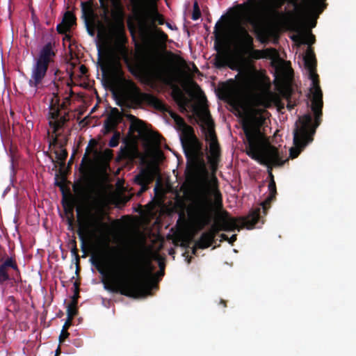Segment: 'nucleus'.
<instances>
[{"instance_id": "obj_1", "label": "nucleus", "mask_w": 356, "mask_h": 356, "mask_svg": "<svg viewBox=\"0 0 356 356\" xmlns=\"http://www.w3.org/2000/svg\"><path fill=\"white\" fill-rule=\"evenodd\" d=\"M302 42L307 45L302 61L305 73L309 80L307 106L312 113H307L295 123L293 131V147L289 149V157L296 158L300 152L313 141V136L321 124L322 108L323 106V92L319 85L318 76L316 72V59L314 54L309 45L315 42L314 35L307 32L302 36Z\"/></svg>"}, {"instance_id": "obj_2", "label": "nucleus", "mask_w": 356, "mask_h": 356, "mask_svg": "<svg viewBox=\"0 0 356 356\" xmlns=\"http://www.w3.org/2000/svg\"><path fill=\"white\" fill-rule=\"evenodd\" d=\"M268 194L266 199L262 201L259 207L250 210L247 216L240 218L241 225H238L237 220L232 218L229 213L222 210V213L218 217L216 224L213 225L212 229L215 232L219 231L233 232L237 230L240 232L243 227L250 230L254 228H260L259 225H257L259 222L264 223L261 220L263 216L266 215L269 204L275 198L276 195V186L273 179H272L268 185Z\"/></svg>"}, {"instance_id": "obj_3", "label": "nucleus", "mask_w": 356, "mask_h": 356, "mask_svg": "<svg viewBox=\"0 0 356 356\" xmlns=\"http://www.w3.org/2000/svg\"><path fill=\"white\" fill-rule=\"evenodd\" d=\"M118 264L122 276L118 282V287H111L104 280V282L102 283L104 290L111 293H119L134 299H143L152 295L151 290L158 289V284L152 282L151 280L155 270V266L151 263L147 264L149 277V280L147 283L131 282L128 277V268L126 264L118 262Z\"/></svg>"}, {"instance_id": "obj_4", "label": "nucleus", "mask_w": 356, "mask_h": 356, "mask_svg": "<svg viewBox=\"0 0 356 356\" xmlns=\"http://www.w3.org/2000/svg\"><path fill=\"white\" fill-rule=\"evenodd\" d=\"M244 134L245 137L246 145V154L252 159L256 161L261 165H272L274 166H282L285 163L281 156L278 149L275 147H270L266 152L261 154L255 147L254 141L257 138L252 136L250 130L248 128H244Z\"/></svg>"}, {"instance_id": "obj_5", "label": "nucleus", "mask_w": 356, "mask_h": 356, "mask_svg": "<svg viewBox=\"0 0 356 356\" xmlns=\"http://www.w3.org/2000/svg\"><path fill=\"white\" fill-rule=\"evenodd\" d=\"M47 42L43 45L38 54L37 58H33V63L31 67V76L32 80L35 81L47 75L48 72V65L56 56L55 40L51 34L45 35Z\"/></svg>"}, {"instance_id": "obj_6", "label": "nucleus", "mask_w": 356, "mask_h": 356, "mask_svg": "<svg viewBox=\"0 0 356 356\" xmlns=\"http://www.w3.org/2000/svg\"><path fill=\"white\" fill-rule=\"evenodd\" d=\"M5 282H8L16 292H20L23 283L26 282L22 280L21 271L13 256L7 257L0 264V285Z\"/></svg>"}, {"instance_id": "obj_7", "label": "nucleus", "mask_w": 356, "mask_h": 356, "mask_svg": "<svg viewBox=\"0 0 356 356\" xmlns=\"http://www.w3.org/2000/svg\"><path fill=\"white\" fill-rule=\"evenodd\" d=\"M58 72V69L53 70L52 74H47V75H44L42 78H40V79L36 81L35 80L33 81L32 76H31L28 81V84L33 95H35L37 93L46 88H48L50 92H59V86L56 83L57 74Z\"/></svg>"}, {"instance_id": "obj_8", "label": "nucleus", "mask_w": 356, "mask_h": 356, "mask_svg": "<svg viewBox=\"0 0 356 356\" xmlns=\"http://www.w3.org/2000/svg\"><path fill=\"white\" fill-rule=\"evenodd\" d=\"M270 116V113L266 110L261 108H256L250 117L249 122L243 124V130L248 128L252 136L258 138L261 135V128L267 126V120Z\"/></svg>"}, {"instance_id": "obj_9", "label": "nucleus", "mask_w": 356, "mask_h": 356, "mask_svg": "<svg viewBox=\"0 0 356 356\" xmlns=\"http://www.w3.org/2000/svg\"><path fill=\"white\" fill-rule=\"evenodd\" d=\"M210 210V204L206 197L201 198L195 206V214L202 228L211 222Z\"/></svg>"}, {"instance_id": "obj_10", "label": "nucleus", "mask_w": 356, "mask_h": 356, "mask_svg": "<svg viewBox=\"0 0 356 356\" xmlns=\"http://www.w3.org/2000/svg\"><path fill=\"white\" fill-rule=\"evenodd\" d=\"M243 56L240 55L237 56L234 59H231L229 61L219 57H216L214 59L213 65L218 69H222L227 67L232 70L239 71L241 65L243 63Z\"/></svg>"}, {"instance_id": "obj_11", "label": "nucleus", "mask_w": 356, "mask_h": 356, "mask_svg": "<svg viewBox=\"0 0 356 356\" xmlns=\"http://www.w3.org/2000/svg\"><path fill=\"white\" fill-rule=\"evenodd\" d=\"M158 23L159 25H163L165 24V20L163 18L162 15L158 13L157 11L154 12L151 17V19L149 22L146 21H143L140 24V29L143 31H147L149 28H155L154 24Z\"/></svg>"}, {"instance_id": "obj_12", "label": "nucleus", "mask_w": 356, "mask_h": 356, "mask_svg": "<svg viewBox=\"0 0 356 356\" xmlns=\"http://www.w3.org/2000/svg\"><path fill=\"white\" fill-rule=\"evenodd\" d=\"M61 24H64V27L70 31V29L76 24V18L74 15L70 11H66L62 19Z\"/></svg>"}, {"instance_id": "obj_13", "label": "nucleus", "mask_w": 356, "mask_h": 356, "mask_svg": "<svg viewBox=\"0 0 356 356\" xmlns=\"http://www.w3.org/2000/svg\"><path fill=\"white\" fill-rule=\"evenodd\" d=\"M8 156L10 159V181L12 185H13L14 179L16 175V170H15V155H13L12 149H10V153L8 154Z\"/></svg>"}, {"instance_id": "obj_14", "label": "nucleus", "mask_w": 356, "mask_h": 356, "mask_svg": "<svg viewBox=\"0 0 356 356\" xmlns=\"http://www.w3.org/2000/svg\"><path fill=\"white\" fill-rule=\"evenodd\" d=\"M209 238L206 233H202L198 240L195 241V246L200 248H206L209 245Z\"/></svg>"}, {"instance_id": "obj_15", "label": "nucleus", "mask_w": 356, "mask_h": 356, "mask_svg": "<svg viewBox=\"0 0 356 356\" xmlns=\"http://www.w3.org/2000/svg\"><path fill=\"white\" fill-rule=\"evenodd\" d=\"M94 225H95V231H97L98 234V239L101 242H103L104 244L107 245V243H106L107 241L106 235L104 234V232H103L102 229L103 224L100 222L99 220H95V223Z\"/></svg>"}, {"instance_id": "obj_16", "label": "nucleus", "mask_w": 356, "mask_h": 356, "mask_svg": "<svg viewBox=\"0 0 356 356\" xmlns=\"http://www.w3.org/2000/svg\"><path fill=\"white\" fill-rule=\"evenodd\" d=\"M145 173V170L142 168L140 170V174L136 175L134 178L135 181L140 186V191L144 192L147 189V186L141 180V176Z\"/></svg>"}, {"instance_id": "obj_17", "label": "nucleus", "mask_w": 356, "mask_h": 356, "mask_svg": "<svg viewBox=\"0 0 356 356\" xmlns=\"http://www.w3.org/2000/svg\"><path fill=\"white\" fill-rule=\"evenodd\" d=\"M153 259L157 261L158 265L160 268V270H159V272L157 273V274L160 277H163L164 275V267H165L164 259L160 258V257L157 254L154 255L153 257Z\"/></svg>"}, {"instance_id": "obj_18", "label": "nucleus", "mask_w": 356, "mask_h": 356, "mask_svg": "<svg viewBox=\"0 0 356 356\" xmlns=\"http://www.w3.org/2000/svg\"><path fill=\"white\" fill-rule=\"evenodd\" d=\"M121 138V134L119 131H115L113 136L108 141V146L110 147H115L118 145V140Z\"/></svg>"}, {"instance_id": "obj_19", "label": "nucleus", "mask_w": 356, "mask_h": 356, "mask_svg": "<svg viewBox=\"0 0 356 356\" xmlns=\"http://www.w3.org/2000/svg\"><path fill=\"white\" fill-rule=\"evenodd\" d=\"M201 17V11L197 1L193 3V10L192 13V19L196 21Z\"/></svg>"}, {"instance_id": "obj_20", "label": "nucleus", "mask_w": 356, "mask_h": 356, "mask_svg": "<svg viewBox=\"0 0 356 356\" xmlns=\"http://www.w3.org/2000/svg\"><path fill=\"white\" fill-rule=\"evenodd\" d=\"M99 1L102 3V0H99ZM113 6L116 9L117 12L118 13V15L120 17H122L124 14V10L123 4L121 1V0H113Z\"/></svg>"}, {"instance_id": "obj_21", "label": "nucleus", "mask_w": 356, "mask_h": 356, "mask_svg": "<svg viewBox=\"0 0 356 356\" xmlns=\"http://www.w3.org/2000/svg\"><path fill=\"white\" fill-rule=\"evenodd\" d=\"M81 6H82V10H83V18L84 19V24H85V26H86V31L88 33V34L92 37H93L95 35V31H93L92 29H91L90 28V26H89V24H88V19H87V17L86 16V14H85V11H84V5H83V3L82 2L81 3Z\"/></svg>"}, {"instance_id": "obj_22", "label": "nucleus", "mask_w": 356, "mask_h": 356, "mask_svg": "<svg viewBox=\"0 0 356 356\" xmlns=\"http://www.w3.org/2000/svg\"><path fill=\"white\" fill-rule=\"evenodd\" d=\"M129 1L134 11H138L145 3V0H129Z\"/></svg>"}, {"instance_id": "obj_23", "label": "nucleus", "mask_w": 356, "mask_h": 356, "mask_svg": "<svg viewBox=\"0 0 356 356\" xmlns=\"http://www.w3.org/2000/svg\"><path fill=\"white\" fill-rule=\"evenodd\" d=\"M119 155L126 159H131L132 156L129 151H127L126 146H121L119 151Z\"/></svg>"}, {"instance_id": "obj_24", "label": "nucleus", "mask_w": 356, "mask_h": 356, "mask_svg": "<svg viewBox=\"0 0 356 356\" xmlns=\"http://www.w3.org/2000/svg\"><path fill=\"white\" fill-rule=\"evenodd\" d=\"M78 236H79V241L81 242V251L83 252V257H84L85 253H86L85 238H84L83 232L81 229L78 231Z\"/></svg>"}, {"instance_id": "obj_25", "label": "nucleus", "mask_w": 356, "mask_h": 356, "mask_svg": "<svg viewBox=\"0 0 356 356\" xmlns=\"http://www.w3.org/2000/svg\"><path fill=\"white\" fill-rule=\"evenodd\" d=\"M153 31L157 35L158 38L160 40H161L163 41H165L167 39L168 35L162 30H161L160 29H159V28H154Z\"/></svg>"}, {"instance_id": "obj_26", "label": "nucleus", "mask_w": 356, "mask_h": 356, "mask_svg": "<svg viewBox=\"0 0 356 356\" xmlns=\"http://www.w3.org/2000/svg\"><path fill=\"white\" fill-rule=\"evenodd\" d=\"M112 97H113V100L115 102V104L120 107H122L123 102L115 92H112Z\"/></svg>"}, {"instance_id": "obj_27", "label": "nucleus", "mask_w": 356, "mask_h": 356, "mask_svg": "<svg viewBox=\"0 0 356 356\" xmlns=\"http://www.w3.org/2000/svg\"><path fill=\"white\" fill-rule=\"evenodd\" d=\"M155 72H156V74L157 76H158L161 80H162V81H164V82H169V79H168V78H167L165 76H164V75L163 74V73H162V72L161 71V70H160V69H159V68H157V67H156V68L155 69Z\"/></svg>"}, {"instance_id": "obj_28", "label": "nucleus", "mask_w": 356, "mask_h": 356, "mask_svg": "<svg viewBox=\"0 0 356 356\" xmlns=\"http://www.w3.org/2000/svg\"><path fill=\"white\" fill-rule=\"evenodd\" d=\"M240 32H241V34L243 38H244L245 39L249 40H252V38L250 35L248 31L246 30L245 28L241 27L240 28Z\"/></svg>"}, {"instance_id": "obj_29", "label": "nucleus", "mask_w": 356, "mask_h": 356, "mask_svg": "<svg viewBox=\"0 0 356 356\" xmlns=\"http://www.w3.org/2000/svg\"><path fill=\"white\" fill-rule=\"evenodd\" d=\"M55 154H56V158L58 159H63V160H65V158L67 156V152H66V150H65L64 149H62V148L60 149V154H58L57 152H55Z\"/></svg>"}, {"instance_id": "obj_30", "label": "nucleus", "mask_w": 356, "mask_h": 356, "mask_svg": "<svg viewBox=\"0 0 356 356\" xmlns=\"http://www.w3.org/2000/svg\"><path fill=\"white\" fill-rule=\"evenodd\" d=\"M245 22L250 26H252L253 28L257 27V22L251 15H248L246 17Z\"/></svg>"}, {"instance_id": "obj_31", "label": "nucleus", "mask_w": 356, "mask_h": 356, "mask_svg": "<svg viewBox=\"0 0 356 356\" xmlns=\"http://www.w3.org/2000/svg\"><path fill=\"white\" fill-rule=\"evenodd\" d=\"M66 310H67V321H69L73 315L76 314V311L75 310L72 311V306L70 304H69L66 307Z\"/></svg>"}, {"instance_id": "obj_32", "label": "nucleus", "mask_w": 356, "mask_h": 356, "mask_svg": "<svg viewBox=\"0 0 356 356\" xmlns=\"http://www.w3.org/2000/svg\"><path fill=\"white\" fill-rule=\"evenodd\" d=\"M179 141H180V143H181V147L183 149V151L184 152V154L185 156L188 158V151H187V149H186V144H185V142H184V138L181 136H179Z\"/></svg>"}, {"instance_id": "obj_33", "label": "nucleus", "mask_w": 356, "mask_h": 356, "mask_svg": "<svg viewBox=\"0 0 356 356\" xmlns=\"http://www.w3.org/2000/svg\"><path fill=\"white\" fill-rule=\"evenodd\" d=\"M270 15L273 18H277L282 15V13L277 11L275 6H272L270 8Z\"/></svg>"}, {"instance_id": "obj_34", "label": "nucleus", "mask_w": 356, "mask_h": 356, "mask_svg": "<svg viewBox=\"0 0 356 356\" xmlns=\"http://www.w3.org/2000/svg\"><path fill=\"white\" fill-rule=\"evenodd\" d=\"M127 69H128V71L135 77H137L138 75V71L137 70L131 66V65L129 64H127Z\"/></svg>"}, {"instance_id": "obj_35", "label": "nucleus", "mask_w": 356, "mask_h": 356, "mask_svg": "<svg viewBox=\"0 0 356 356\" xmlns=\"http://www.w3.org/2000/svg\"><path fill=\"white\" fill-rule=\"evenodd\" d=\"M51 94L53 96V97L51 98V102L49 104V107H51L52 106L54 99H56V102H59V100H60L59 92H51Z\"/></svg>"}, {"instance_id": "obj_36", "label": "nucleus", "mask_w": 356, "mask_h": 356, "mask_svg": "<svg viewBox=\"0 0 356 356\" xmlns=\"http://www.w3.org/2000/svg\"><path fill=\"white\" fill-rule=\"evenodd\" d=\"M96 268H97L98 273L102 275L100 282H104V280H105V276H106L105 271L104 270V269L100 267L99 265Z\"/></svg>"}, {"instance_id": "obj_37", "label": "nucleus", "mask_w": 356, "mask_h": 356, "mask_svg": "<svg viewBox=\"0 0 356 356\" xmlns=\"http://www.w3.org/2000/svg\"><path fill=\"white\" fill-rule=\"evenodd\" d=\"M56 31L58 33L60 34H63L64 33L65 31H67L68 30H67L65 27H64V24H63V26L61 25V24H57L56 26Z\"/></svg>"}, {"instance_id": "obj_38", "label": "nucleus", "mask_w": 356, "mask_h": 356, "mask_svg": "<svg viewBox=\"0 0 356 356\" xmlns=\"http://www.w3.org/2000/svg\"><path fill=\"white\" fill-rule=\"evenodd\" d=\"M76 251L77 250L75 245L70 250L71 255L76 261L79 260V256L76 254Z\"/></svg>"}, {"instance_id": "obj_39", "label": "nucleus", "mask_w": 356, "mask_h": 356, "mask_svg": "<svg viewBox=\"0 0 356 356\" xmlns=\"http://www.w3.org/2000/svg\"><path fill=\"white\" fill-rule=\"evenodd\" d=\"M89 262L92 266L95 268L99 265V263L94 259L93 256L90 257L89 259Z\"/></svg>"}, {"instance_id": "obj_40", "label": "nucleus", "mask_w": 356, "mask_h": 356, "mask_svg": "<svg viewBox=\"0 0 356 356\" xmlns=\"http://www.w3.org/2000/svg\"><path fill=\"white\" fill-rule=\"evenodd\" d=\"M256 103L258 106L266 107L267 106V102L261 99H257L256 100Z\"/></svg>"}, {"instance_id": "obj_41", "label": "nucleus", "mask_w": 356, "mask_h": 356, "mask_svg": "<svg viewBox=\"0 0 356 356\" xmlns=\"http://www.w3.org/2000/svg\"><path fill=\"white\" fill-rule=\"evenodd\" d=\"M69 333L67 332H65V330H62L59 336L60 342L61 341L62 339L67 337Z\"/></svg>"}, {"instance_id": "obj_42", "label": "nucleus", "mask_w": 356, "mask_h": 356, "mask_svg": "<svg viewBox=\"0 0 356 356\" xmlns=\"http://www.w3.org/2000/svg\"><path fill=\"white\" fill-rule=\"evenodd\" d=\"M237 238V235L236 234H232L230 238H228L227 242L232 245L234 241H236Z\"/></svg>"}, {"instance_id": "obj_43", "label": "nucleus", "mask_w": 356, "mask_h": 356, "mask_svg": "<svg viewBox=\"0 0 356 356\" xmlns=\"http://www.w3.org/2000/svg\"><path fill=\"white\" fill-rule=\"evenodd\" d=\"M110 125H111V118L108 117L106 120L104 121V127L106 129H108L110 128Z\"/></svg>"}, {"instance_id": "obj_44", "label": "nucleus", "mask_w": 356, "mask_h": 356, "mask_svg": "<svg viewBox=\"0 0 356 356\" xmlns=\"http://www.w3.org/2000/svg\"><path fill=\"white\" fill-rule=\"evenodd\" d=\"M129 31L130 32V34H131V36L133 40H136V34H135V32L134 31L132 26H131V25L129 26Z\"/></svg>"}, {"instance_id": "obj_45", "label": "nucleus", "mask_w": 356, "mask_h": 356, "mask_svg": "<svg viewBox=\"0 0 356 356\" xmlns=\"http://www.w3.org/2000/svg\"><path fill=\"white\" fill-rule=\"evenodd\" d=\"M95 42H96L97 50V56H98V58L99 59L101 57V54H102L101 47L97 40H95Z\"/></svg>"}, {"instance_id": "obj_46", "label": "nucleus", "mask_w": 356, "mask_h": 356, "mask_svg": "<svg viewBox=\"0 0 356 356\" xmlns=\"http://www.w3.org/2000/svg\"><path fill=\"white\" fill-rule=\"evenodd\" d=\"M165 25L170 30H176L177 29V27L175 25H172L169 22H166Z\"/></svg>"}, {"instance_id": "obj_47", "label": "nucleus", "mask_w": 356, "mask_h": 356, "mask_svg": "<svg viewBox=\"0 0 356 356\" xmlns=\"http://www.w3.org/2000/svg\"><path fill=\"white\" fill-rule=\"evenodd\" d=\"M225 16V15H222L221 17H220V19H218V21L215 24V30H214V32H216L217 31V29H218V26L220 22V20L222 19V17Z\"/></svg>"}, {"instance_id": "obj_48", "label": "nucleus", "mask_w": 356, "mask_h": 356, "mask_svg": "<svg viewBox=\"0 0 356 356\" xmlns=\"http://www.w3.org/2000/svg\"><path fill=\"white\" fill-rule=\"evenodd\" d=\"M220 241H227V240H228V236L225 234H220Z\"/></svg>"}, {"instance_id": "obj_49", "label": "nucleus", "mask_w": 356, "mask_h": 356, "mask_svg": "<svg viewBox=\"0 0 356 356\" xmlns=\"http://www.w3.org/2000/svg\"><path fill=\"white\" fill-rule=\"evenodd\" d=\"M10 191V186H8L3 191L2 195L3 197L5 196V195Z\"/></svg>"}, {"instance_id": "obj_50", "label": "nucleus", "mask_w": 356, "mask_h": 356, "mask_svg": "<svg viewBox=\"0 0 356 356\" xmlns=\"http://www.w3.org/2000/svg\"><path fill=\"white\" fill-rule=\"evenodd\" d=\"M49 160H50L51 163H53V164L54 165V167H55V168H56V163H55V161H54V159L51 156H50V157H49Z\"/></svg>"}, {"instance_id": "obj_51", "label": "nucleus", "mask_w": 356, "mask_h": 356, "mask_svg": "<svg viewBox=\"0 0 356 356\" xmlns=\"http://www.w3.org/2000/svg\"><path fill=\"white\" fill-rule=\"evenodd\" d=\"M8 299H9L12 302H15V299L14 296H10L8 297Z\"/></svg>"}, {"instance_id": "obj_52", "label": "nucleus", "mask_w": 356, "mask_h": 356, "mask_svg": "<svg viewBox=\"0 0 356 356\" xmlns=\"http://www.w3.org/2000/svg\"><path fill=\"white\" fill-rule=\"evenodd\" d=\"M76 212L77 216L79 217L81 215V209L79 208H77L76 209Z\"/></svg>"}, {"instance_id": "obj_53", "label": "nucleus", "mask_w": 356, "mask_h": 356, "mask_svg": "<svg viewBox=\"0 0 356 356\" xmlns=\"http://www.w3.org/2000/svg\"><path fill=\"white\" fill-rule=\"evenodd\" d=\"M67 322H68V321H67L65 323V324L63 325V329H62V330H65L66 329V327H67Z\"/></svg>"}, {"instance_id": "obj_54", "label": "nucleus", "mask_w": 356, "mask_h": 356, "mask_svg": "<svg viewBox=\"0 0 356 356\" xmlns=\"http://www.w3.org/2000/svg\"><path fill=\"white\" fill-rule=\"evenodd\" d=\"M157 188H158V183H156V186H155V187L154 188V192L157 191Z\"/></svg>"}, {"instance_id": "obj_55", "label": "nucleus", "mask_w": 356, "mask_h": 356, "mask_svg": "<svg viewBox=\"0 0 356 356\" xmlns=\"http://www.w3.org/2000/svg\"><path fill=\"white\" fill-rule=\"evenodd\" d=\"M211 139H212V140H213V141H212V143H211V145H212L213 143L214 144L215 141H214V140H213V135H212V134H211Z\"/></svg>"}, {"instance_id": "obj_56", "label": "nucleus", "mask_w": 356, "mask_h": 356, "mask_svg": "<svg viewBox=\"0 0 356 356\" xmlns=\"http://www.w3.org/2000/svg\"><path fill=\"white\" fill-rule=\"evenodd\" d=\"M287 107H288V108L289 110H291L293 108V106L292 105H288Z\"/></svg>"}, {"instance_id": "obj_57", "label": "nucleus", "mask_w": 356, "mask_h": 356, "mask_svg": "<svg viewBox=\"0 0 356 356\" xmlns=\"http://www.w3.org/2000/svg\"><path fill=\"white\" fill-rule=\"evenodd\" d=\"M193 254H195V248L193 247L191 248Z\"/></svg>"}, {"instance_id": "obj_58", "label": "nucleus", "mask_w": 356, "mask_h": 356, "mask_svg": "<svg viewBox=\"0 0 356 356\" xmlns=\"http://www.w3.org/2000/svg\"><path fill=\"white\" fill-rule=\"evenodd\" d=\"M76 274H77L78 273V268H79L77 264H76Z\"/></svg>"}, {"instance_id": "obj_59", "label": "nucleus", "mask_w": 356, "mask_h": 356, "mask_svg": "<svg viewBox=\"0 0 356 356\" xmlns=\"http://www.w3.org/2000/svg\"><path fill=\"white\" fill-rule=\"evenodd\" d=\"M215 47V49H216L217 51H219V48H218L216 45H215V47Z\"/></svg>"}, {"instance_id": "obj_60", "label": "nucleus", "mask_w": 356, "mask_h": 356, "mask_svg": "<svg viewBox=\"0 0 356 356\" xmlns=\"http://www.w3.org/2000/svg\"><path fill=\"white\" fill-rule=\"evenodd\" d=\"M13 222H14V223H16V222H17L16 217H15V218H14V219H13Z\"/></svg>"}, {"instance_id": "obj_61", "label": "nucleus", "mask_w": 356, "mask_h": 356, "mask_svg": "<svg viewBox=\"0 0 356 356\" xmlns=\"http://www.w3.org/2000/svg\"><path fill=\"white\" fill-rule=\"evenodd\" d=\"M55 184L56 185H58V180L56 179H55Z\"/></svg>"}, {"instance_id": "obj_62", "label": "nucleus", "mask_w": 356, "mask_h": 356, "mask_svg": "<svg viewBox=\"0 0 356 356\" xmlns=\"http://www.w3.org/2000/svg\"><path fill=\"white\" fill-rule=\"evenodd\" d=\"M86 156L85 155V156H83V159H82V163L84 161V160L86 159Z\"/></svg>"}, {"instance_id": "obj_63", "label": "nucleus", "mask_w": 356, "mask_h": 356, "mask_svg": "<svg viewBox=\"0 0 356 356\" xmlns=\"http://www.w3.org/2000/svg\"><path fill=\"white\" fill-rule=\"evenodd\" d=\"M316 26V22H314L312 27H314Z\"/></svg>"}, {"instance_id": "obj_64", "label": "nucleus", "mask_w": 356, "mask_h": 356, "mask_svg": "<svg viewBox=\"0 0 356 356\" xmlns=\"http://www.w3.org/2000/svg\"><path fill=\"white\" fill-rule=\"evenodd\" d=\"M95 107H94V108L92 109L91 113H92V112H93V111H95Z\"/></svg>"}]
</instances>
